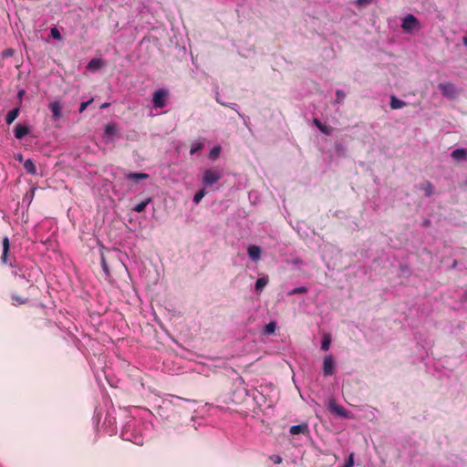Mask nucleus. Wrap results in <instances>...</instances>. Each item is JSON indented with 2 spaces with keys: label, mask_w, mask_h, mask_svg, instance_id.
<instances>
[{
  "label": "nucleus",
  "mask_w": 467,
  "mask_h": 467,
  "mask_svg": "<svg viewBox=\"0 0 467 467\" xmlns=\"http://www.w3.org/2000/svg\"><path fill=\"white\" fill-rule=\"evenodd\" d=\"M438 88L440 89L441 95L450 100L457 99L459 95L458 88L453 83L449 81L440 83L438 85Z\"/></svg>",
  "instance_id": "nucleus-1"
},
{
  "label": "nucleus",
  "mask_w": 467,
  "mask_h": 467,
  "mask_svg": "<svg viewBox=\"0 0 467 467\" xmlns=\"http://www.w3.org/2000/svg\"><path fill=\"white\" fill-rule=\"evenodd\" d=\"M222 178V172L218 170L208 169L203 172L202 183L209 187L216 183Z\"/></svg>",
  "instance_id": "nucleus-2"
},
{
  "label": "nucleus",
  "mask_w": 467,
  "mask_h": 467,
  "mask_svg": "<svg viewBox=\"0 0 467 467\" xmlns=\"http://www.w3.org/2000/svg\"><path fill=\"white\" fill-rule=\"evenodd\" d=\"M169 96V91L165 88H161L153 93L152 103L156 108H164L166 106V99Z\"/></svg>",
  "instance_id": "nucleus-3"
},
{
  "label": "nucleus",
  "mask_w": 467,
  "mask_h": 467,
  "mask_svg": "<svg viewBox=\"0 0 467 467\" xmlns=\"http://www.w3.org/2000/svg\"><path fill=\"white\" fill-rule=\"evenodd\" d=\"M3 244V252L1 255V263L3 265H9L11 267L15 266L16 260L13 258H10L8 255L9 248H10V243L9 238L7 236H5L2 241Z\"/></svg>",
  "instance_id": "nucleus-4"
},
{
  "label": "nucleus",
  "mask_w": 467,
  "mask_h": 467,
  "mask_svg": "<svg viewBox=\"0 0 467 467\" xmlns=\"http://www.w3.org/2000/svg\"><path fill=\"white\" fill-rule=\"evenodd\" d=\"M323 374L326 377L332 376L335 373V359L331 355H327L323 360Z\"/></svg>",
  "instance_id": "nucleus-5"
},
{
  "label": "nucleus",
  "mask_w": 467,
  "mask_h": 467,
  "mask_svg": "<svg viewBox=\"0 0 467 467\" xmlns=\"http://www.w3.org/2000/svg\"><path fill=\"white\" fill-rule=\"evenodd\" d=\"M329 410L339 417L350 419L351 412L346 410L343 406L337 404L335 401L329 403Z\"/></svg>",
  "instance_id": "nucleus-6"
},
{
  "label": "nucleus",
  "mask_w": 467,
  "mask_h": 467,
  "mask_svg": "<svg viewBox=\"0 0 467 467\" xmlns=\"http://www.w3.org/2000/svg\"><path fill=\"white\" fill-rule=\"evenodd\" d=\"M418 19L413 15H408L403 19L401 27L405 31H410L418 26Z\"/></svg>",
  "instance_id": "nucleus-7"
},
{
  "label": "nucleus",
  "mask_w": 467,
  "mask_h": 467,
  "mask_svg": "<svg viewBox=\"0 0 467 467\" xmlns=\"http://www.w3.org/2000/svg\"><path fill=\"white\" fill-rule=\"evenodd\" d=\"M289 432L292 435H297V434H304L308 435L309 434V428L307 423H301L298 425H294L290 428Z\"/></svg>",
  "instance_id": "nucleus-8"
},
{
  "label": "nucleus",
  "mask_w": 467,
  "mask_h": 467,
  "mask_svg": "<svg viewBox=\"0 0 467 467\" xmlns=\"http://www.w3.org/2000/svg\"><path fill=\"white\" fill-rule=\"evenodd\" d=\"M15 137L17 140H22L24 137H26L29 133V128L23 124H16L14 129Z\"/></svg>",
  "instance_id": "nucleus-9"
},
{
  "label": "nucleus",
  "mask_w": 467,
  "mask_h": 467,
  "mask_svg": "<svg viewBox=\"0 0 467 467\" xmlns=\"http://www.w3.org/2000/svg\"><path fill=\"white\" fill-rule=\"evenodd\" d=\"M48 107L54 119H58L62 117V108L58 101L51 102Z\"/></svg>",
  "instance_id": "nucleus-10"
},
{
  "label": "nucleus",
  "mask_w": 467,
  "mask_h": 467,
  "mask_svg": "<svg viewBox=\"0 0 467 467\" xmlns=\"http://www.w3.org/2000/svg\"><path fill=\"white\" fill-rule=\"evenodd\" d=\"M249 257L254 261L257 262L261 257V248L257 245H250L247 249Z\"/></svg>",
  "instance_id": "nucleus-11"
},
{
  "label": "nucleus",
  "mask_w": 467,
  "mask_h": 467,
  "mask_svg": "<svg viewBox=\"0 0 467 467\" xmlns=\"http://www.w3.org/2000/svg\"><path fill=\"white\" fill-rule=\"evenodd\" d=\"M451 156L456 161H467V150L465 149H456L452 150Z\"/></svg>",
  "instance_id": "nucleus-12"
},
{
  "label": "nucleus",
  "mask_w": 467,
  "mask_h": 467,
  "mask_svg": "<svg viewBox=\"0 0 467 467\" xmlns=\"http://www.w3.org/2000/svg\"><path fill=\"white\" fill-rule=\"evenodd\" d=\"M19 112H20L19 108H15L12 110H10L5 116L6 124L7 125L12 124L15 121V119L18 117Z\"/></svg>",
  "instance_id": "nucleus-13"
},
{
  "label": "nucleus",
  "mask_w": 467,
  "mask_h": 467,
  "mask_svg": "<svg viewBox=\"0 0 467 467\" xmlns=\"http://www.w3.org/2000/svg\"><path fill=\"white\" fill-rule=\"evenodd\" d=\"M390 108L392 109H399L406 106V102L403 100L399 99L396 96L392 95L390 97Z\"/></svg>",
  "instance_id": "nucleus-14"
},
{
  "label": "nucleus",
  "mask_w": 467,
  "mask_h": 467,
  "mask_svg": "<svg viewBox=\"0 0 467 467\" xmlns=\"http://www.w3.org/2000/svg\"><path fill=\"white\" fill-rule=\"evenodd\" d=\"M315 126L324 134H330L332 131V128L327 125H324L318 119H314L313 120Z\"/></svg>",
  "instance_id": "nucleus-15"
},
{
  "label": "nucleus",
  "mask_w": 467,
  "mask_h": 467,
  "mask_svg": "<svg viewBox=\"0 0 467 467\" xmlns=\"http://www.w3.org/2000/svg\"><path fill=\"white\" fill-rule=\"evenodd\" d=\"M127 177L129 180L138 182L139 180L148 179L149 174L143 172H130Z\"/></svg>",
  "instance_id": "nucleus-16"
},
{
  "label": "nucleus",
  "mask_w": 467,
  "mask_h": 467,
  "mask_svg": "<svg viewBox=\"0 0 467 467\" xmlns=\"http://www.w3.org/2000/svg\"><path fill=\"white\" fill-rule=\"evenodd\" d=\"M103 65V62L100 58H93L88 64V68L90 70H98Z\"/></svg>",
  "instance_id": "nucleus-17"
},
{
  "label": "nucleus",
  "mask_w": 467,
  "mask_h": 467,
  "mask_svg": "<svg viewBox=\"0 0 467 467\" xmlns=\"http://www.w3.org/2000/svg\"><path fill=\"white\" fill-rule=\"evenodd\" d=\"M25 170L30 173V174H36V167L34 163V161L30 159L26 160L24 163Z\"/></svg>",
  "instance_id": "nucleus-18"
},
{
  "label": "nucleus",
  "mask_w": 467,
  "mask_h": 467,
  "mask_svg": "<svg viewBox=\"0 0 467 467\" xmlns=\"http://www.w3.org/2000/svg\"><path fill=\"white\" fill-rule=\"evenodd\" d=\"M151 202L150 198H147L145 201L140 202V203L136 204L133 208V210L137 213H142L145 211L146 206Z\"/></svg>",
  "instance_id": "nucleus-19"
},
{
  "label": "nucleus",
  "mask_w": 467,
  "mask_h": 467,
  "mask_svg": "<svg viewBox=\"0 0 467 467\" xmlns=\"http://www.w3.org/2000/svg\"><path fill=\"white\" fill-rule=\"evenodd\" d=\"M267 283H268L267 277L258 278L255 283V290L261 291L262 289H264L266 286Z\"/></svg>",
  "instance_id": "nucleus-20"
},
{
  "label": "nucleus",
  "mask_w": 467,
  "mask_h": 467,
  "mask_svg": "<svg viewBox=\"0 0 467 467\" xmlns=\"http://www.w3.org/2000/svg\"><path fill=\"white\" fill-rule=\"evenodd\" d=\"M331 344V338L328 334L324 335L321 342V349L327 351L329 349Z\"/></svg>",
  "instance_id": "nucleus-21"
},
{
  "label": "nucleus",
  "mask_w": 467,
  "mask_h": 467,
  "mask_svg": "<svg viewBox=\"0 0 467 467\" xmlns=\"http://www.w3.org/2000/svg\"><path fill=\"white\" fill-rule=\"evenodd\" d=\"M118 130V127L115 123H108L105 127V135H113Z\"/></svg>",
  "instance_id": "nucleus-22"
},
{
  "label": "nucleus",
  "mask_w": 467,
  "mask_h": 467,
  "mask_svg": "<svg viewBox=\"0 0 467 467\" xmlns=\"http://www.w3.org/2000/svg\"><path fill=\"white\" fill-rule=\"evenodd\" d=\"M421 189L425 192V195L428 197L433 193V185L430 182H425L421 185Z\"/></svg>",
  "instance_id": "nucleus-23"
},
{
  "label": "nucleus",
  "mask_w": 467,
  "mask_h": 467,
  "mask_svg": "<svg viewBox=\"0 0 467 467\" xmlns=\"http://www.w3.org/2000/svg\"><path fill=\"white\" fill-rule=\"evenodd\" d=\"M275 328H276V323L272 321V322L268 323L267 325H265V327L264 328V332L265 335H271V334L275 333Z\"/></svg>",
  "instance_id": "nucleus-24"
},
{
  "label": "nucleus",
  "mask_w": 467,
  "mask_h": 467,
  "mask_svg": "<svg viewBox=\"0 0 467 467\" xmlns=\"http://www.w3.org/2000/svg\"><path fill=\"white\" fill-rule=\"evenodd\" d=\"M12 299H13V304L15 306H18V305H24L26 303H27L28 299L26 298V297H22L20 296H16V295H14L12 296Z\"/></svg>",
  "instance_id": "nucleus-25"
},
{
  "label": "nucleus",
  "mask_w": 467,
  "mask_h": 467,
  "mask_svg": "<svg viewBox=\"0 0 467 467\" xmlns=\"http://www.w3.org/2000/svg\"><path fill=\"white\" fill-rule=\"evenodd\" d=\"M221 148L220 146L213 147L209 153V157L211 160H215L220 154Z\"/></svg>",
  "instance_id": "nucleus-26"
},
{
  "label": "nucleus",
  "mask_w": 467,
  "mask_h": 467,
  "mask_svg": "<svg viewBox=\"0 0 467 467\" xmlns=\"http://www.w3.org/2000/svg\"><path fill=\"white\" fill-rule=\"evenodd\" d=\"M206 192L203 189L199 190L193 196V202L199 203L201 200L205 196Z\"/></svg>",
  "instance_id": "nucleus-27"
},
{
  "label": "nucleus",
  "mask_w": 467,
  "mask_h": 467,
  "mask_svg": "<svg viewBox=\"0 0 467 467\" xmlns=\"http://www.w3.org/2000/svg\"><path fill=\"white\" fill-rule=\"evenodd\" d=\"M203 143L202 142H197L195 144H193L190 150V153L191 155H193L194 153L198 152L199 150H202L203 148Z\"/></svg>",
  "instance_id": "nucleus-28"
},
{
  "label": "nucleus",
  "mask_w": 467,
  "mask_h": 467,
  "mask_svg": "<svg viewBox=\"0 0 467 467\" xmlns=\"http://www.w3.org/2000/svg\"><path fill=\"white\" fill-rule=\"evenodd\" d=\"M308 290L306 286H299L289 292V295L305 294Z\"/></svg>",
  "instance_id": "nucleus-29"
},
{
  "label": "nucleus",
  "mask_w": 467,
  "mask_h": 467,
  "mask_svg": "<svg viewBox=\"0 0 467 467\" xmlns=\"http://www.w3.org/2000/svg\"><path fill=\"white\" fill-rule=\"evenodd\" d=\"M50 35L54 39L60 40L62 38L61 34L57 27H53L51 29Z\"/></svg>",
  "instance_id": "nucleus-30"
},
{
  "label": "nucleus",
  "mask_w": 467,
  "mask_h": 467,
  "mask_svg": "<svg viewBox=\"0 0 467 467\" xmlns=\"http://www.w3.org/2000/svg\"><path fill=\"white\" fill-rule=\"evenodd\" d=\"M101 266H102V269H103V272L105 273V275L107 276L109 275V266L107 265V262H106V259L104 257V255L101 256Z\"/></svg>",
  "instance_id": "nucleus-31"
},
{
  "label": "nucleus",
  "mask_w": 467,
  "mask_h": 467,
  "mask_svg": "<svg viewBox=\"0 0 467 467\" xmlns=\"http://www.w3.org/2000/svg\"><path fill=\"white\" fill-rule=\"evenodd\" d=\"M336 96H337V103H342V101L344 100V99L346 98V94L344 91L340 90V89H337V92H336Z\"/></svg>",
  "instance_id": "nucleus-32"
},
{
  "label": "nucleus",
  "mask_w": 467,
  "mask_h": 467,
  "mask_svg": "<svg viewBox=\"0 0 467 467\" xmlns=\"http://www.w3.org/2000/svg\"><path fill=\"white\" fill-rule=\"evenodd\" d=\"M92 101H93V99H89V100H88V101L82 102V103L80 104V107H79V109H78V111H79L80 113H82V112L87 109V107H88L89 104H91V103H92Z\"/></svg>",
  "instance_id": "nucleus-33"
},
{
  "label": "nucleus",
  "mask_w": 467,
  "mask_h": 467,
  "mask_svg": "<svg viewBox=\"0 0 467 467\" xmlns=\"http://www.w3.org/2000/svg\"><path fill=\"white\" fill-rule=\"evenodd\" d=\"M270 460L275 463V464H280L282 462H283V458L279 455H272L270 456Z\"/></svg>",
  "instance_id": "nucleus-34"
},
{
  "label": "nucleus",
  "mask_w": 467,
  "mask_h": 467,
  "mask_svg": "<svg viewBox=\"0 0 467 467\" xmlns=\"http://www.w3.org/2000/svg\"><path fill=\"white\" fill-rule=\"evenodd\" d=\"M354 465L353 454H350L348 460L345 462L344 467H352Z\"/></svg>",
  "instance_id": "nucleus-35"
},
{
  "label": "nucleus",
  "mask_w": 467,
  "mask_h": 467,
  "mask_svg": "<svg viewBox=\"0 0 467 467\" xmlns=\"http://www.w3.org/2000/svg\"><path fill=\"white\" fill-rule=\"evenodd\" d=\"M370 3V0H358V5H368Z\"/></svg>",
  "instance_id": "nucleus-36"
},
{
  "label": "nucleus",
  "mask_w": 467,
  "mask_h": 467,
  "mask_svg": "<svg viewBox=\"0 0 467 467\" xmlns=\"http://www.w3.org/2000/svg\"><path fill=\"white\" fill-rule=\"evenodd\" d=\"M462 43L465 47H467V30L465 36L462 37Z\"/></svg>",
  "instance_id": "nucleus-37"
},
{
  "label": "nucleus",
  "mask_w": 467,
  "mask_h": 467,
  "mask_svg": "<svg viewBox=\"0 0 467 467\" xmlns=\"http://www.w3.org/2000/svg\"><path fill=\"white\" fill-rule=\"evenodd\" d=\"M12 54V50L11 49H7L5 51V56H10Z\"/></svg>",
  "instance_id": "nucleus-38"
},
{
  "label": "nucleus",
  "mask_w": 467,
  "mask_h": 467,
  "mask_svg": "<svg viewBox=\"0 0 467 467\" xmlns=\"http://www.w3.org/2000/svg\"><path fill=\"white\" fill-rule=\"evenodd\" d=\"M109 106V103L105 102V103H103V104L101 105V107H100V108H101V109H106V108H108Z\"/></svg>",
  "instance_id": "nucleus-39"
},
{
  "label": "nucleus",
  "mask_w": 467,
  "mask_h": 467,
  "mask_svg": "<svg viewBox=\"0 0 467 467\" xmlns=\"http://www.w3.org/2000/svg\"><path fill=\"white\" fill-rule=\"evenodd\" d=\"M456 265H457V261H454L452 264V268L456 267Z\"/></svg>",
  "instance_id": "nucleus-40"
},
{
  "label": "nucleus",
  "mask_w": 467,
  "mask_h": 467,
  "mask_svg": "<svg viewBox=\"0 0 467 467\" xmlns=\"http://www.w3.org/2000/svg\"><path fill=\"white\" fill-rule=\"evenodd\" d=\"M23 94H24V90H21V91L19 92V96H23Z\"/></svg>",
  "instance_id": "nucleus-41"
},
{
  "label": "nucleus",
  "mask_w": 467,
  "mask_h": 467,
  "mask_svg": "<svg viewBox=\"0 0 467 467\" xmlns=\"http://www.w3.org/2000/svg\"><path fill=\"white\" fill-rule=\"evenodd\" d=\"M465 183L467 184V182Z\"/></svg>",
  "instance_id": "nucleus-42"
}]
</instances>
